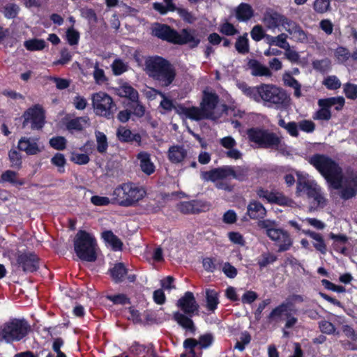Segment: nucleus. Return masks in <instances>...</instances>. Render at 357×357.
<instances>
[{
	"instance_id": "1",
	"label": "nucleus",
	"mask_w": 357,
	"mask_h": 357,
	"mask_svg": "<svg viewBox=\"0 0 357 357\" xmlns=\"http://www.w3.org/2000/svg\"><path fill=\"white\" fill-rule=\"evenodd\" d=\"M308 162L334 189L341 190L343 199H350L357 195V176L344 177L342 167L331 158L315 153L310 157Z\"/></svg>"
},
{
	"instance_id": "2",
	"label": "nucleus",
	"mask_w": 357,
	"mask_h": 357,
	"mask_svg": "<svg viewBox=\"0 0 357 357\" xmlns=\"http://www.w3.org/2000/svg\"><path fill=\"white\" fill-rule=\"evenodd\" d=\"M146 74L162 87L169 86L175 80L176 70L167 59L155 55L148 56L144 62Z\"/></svg>"
},
{
	"instance_id": "3",
	"label": "nucleus",
	"mask_w": 357,
	"mask_h": 357,
	"mask_svg": "<svg viewBox=\"0 0 357 357\" xmlns=\"http://www.w3.org/2000/svg\"><path fill=\"white\" fill-rule=\"evenodd\" d=\"M195 30L183 29L179 33L167 24L156 23L151 33L162 40L176 45L189 44L190 47L195 48L200 43V40L195 36Z\"/></svg>"
},
{
	"instance_id": "4",
	"label": "nucleus",
	"mask_w": 357,
	"mask_h": 357,
	"mask_svg": "<svg viewBox=\"0 0 357 357\" xmlns=\"http://www.w3.org/2000/svg\"><path fill=\"white\" fill-rule=\"evenodd\" d=\"M177 307L183 311L173 313L172 319L181 327L194 333L196 327L192 317L199 314V305L197 303L195 297L192 292L186 291L177 301Z\"/></svg>"
},
{
	"instance_id": "5",
	"label": "nucleus",
	"mask_w": 357,
	"mask_h": 357,
	"mask_svg": "<svg viewBox=\"0 0 357 357\" xmlns=\"http://www.w3.org/2000/svg\"><path fill=\"white\" fill-rule=\"evenodd\" d=\"M146 195L144 188L132 182L123 183L116 186L112 194V204L123 207L135 206Z\"/></svg>"
},
{
	"instance_id": "6",
	"label": "nucleus",
	"mask_w": 357,
	"mask_h": 357,
	"mask_svg": "<svg viewBox=\"0 0 357 357\" xmlns=\"http://www.w3.org/2000/svg\"><path fill=\"white\" fill-rule=\"evenodd\" d=\"M250 142L254 143L259 149L282 151L285 143L281 135L259 127H253L246 130Z\"/></svg>"
},
{
	"instance_id": "7",
	"label": "nucleus",
	"mask_w": 357,
	"mask_h": 357,
	"mask_svg": "<svg viewBox=\"0 0 357 357\" xmlns=\"http://www.w3.org/2000/svg\"><path fill=\"white\" fill-rule=\"evenodd\" d=\"M31 331L29 323L25 319L13 318L0 328V341L7 344L20 342Z\"/></svg>"
},
{
	"instance_id": "8",
	"label": "nucleus",
	"mask_w": 357,
	"mask_h": 357,
	"mask_svg": "<svg viewBox=\"0 0 357 357\" xmlns=\"http://www.w3.org/2000/svg\"><path fill=\"white\" fill-rule=\"evenodd\" d=\"M74 250L82 261L93 262L97 259L96 238L85 230H79L74 241Z\"/></svg>"
},
{
	"instance_id": "9",
	"label": "nucleus",
	"mask_w": 357,
	"mask_h": 357,
	"mask_svg": "<svg viewBox=\"0 0 357 357\" xmlns=\"http://www.w3.org/2000/svg\"><path fill=\"white\" fill-rule=\"evenodd\" d=\"M261 101L269 108L281 109L287 106L289 97L286 91L273 84H261Z\"/></svg>"
},
{
	"instance_id": "10",
	"label": "nucleus",
	"mask_w": 357,
	"mask_h": 357,
	"mask_svg": "<svg viewBox=\"0 0 357 357\" xmlns=\"http://www.w3.org/2000/svg\"><path fill=\"white\" fill-rule=\"evenodd\" d=\"M92 107L95 114L107 119H114L117 106L113 98L106 92L99 91L91 96Z\"/></svg>"
},
{
	"instance_id": "11",
	"label": "nucleus",
	"mask_w": 357,
	"mask_h": 357,
	"mask_svg": "<svg viewBox=\"0 0 357 357\" xmlns=\"http://www.w3.org/2000/svg\"><path fill=\"white\" fill-rule=\"evenodd\" d=\"M40 260V257L34 252L18 250L15 254V261L12 265L16 271L26 274L33 273L38 271Z\"/></svg>"
},
{
	"instance_id": "12",
	"label": "nucleus",
	"mask_w": 357,
	"mask_h": 357,
	"mask_svg": "<svg viewBox=\"0 0 357 357\" xmlns=\"http://www.w3.org/2000/svg\"><path fill=\"white\" fill-rule=\"evenodd\" d=\"M296 192L305 194L308 199H312V204L315 207L322 208L326 205V199L321 192V189L314 181L299 178L297 181Z\"/></svg>"
},
{
	"instance_id": "13",
	"label": "nucleus",
	"mask_w": 357,
	"mask_h": 357,
	"mask_svg": "<svg viewBox=\"0 0 357 357\" xmlns=\"http://www.w3.org/2000/svg\"><path fill=\"white\" fill-rule=\"evenodd\" d=\"M45 111L42 105L36 104L26 109L22 115V128L31 124V130H41L45 124Z\"/></svg>"
},
{
	"instance_id": "14",
	"label": "nucleus",
	"mask_w": 357,
	"mask_h": 357,
	"mask_svg": "<svg viewBox=\"0 0 357 357\" xmlns=\"http://www.w3.org/2000/svg\"><path fill=\"white\" fill-rule=\"evenodd\" d=\"M163 1L165 6L160 2L153 3V8L160 15H164L168 12L176 11L179 17L186 23L192 24L196 20V17L192 12L187 8L176 7L173 0H163Z\"/></svg>"
},
{
	"instance_id": "15",
	"label": "nucleus",
	"mask_w": 357,
	"mask_h": 357,
	"mask_svg": "<svg viewBox=\"0 0 357 357\" xmlns=\"http://www.w3.org/2000/svg\"><path fill=\"white\" fill-rule=\"evenodd\" d=\"M109 273L112 281L119 284L126 279L128 282L134 283L137 280L135 274H128V269L123 262L114 264V266L109 269Z\"/></svg>"
},
{
	"instance_id": "16",
	"label": "nucleus",
	"mask_w": 357,
	"mask_h": 357,
	"mask_svg": "<svg viewBox=\"0 0 357 357\" xmlns=\"http://www.w3.org/2000/svg\"><path fill=\"white\" fill-rule=\"evenodd\" d=\"M269 234V238L278 246L280 252L289 250L293 245V239L289 233L283 229L278 228L276 231H272Z\"/></svg>"
},
{
	"instance_id": "17",
	"label": "nucleus",
	"mask_w": 357,
	"mask_h": 357,
	"mask_svg": "<svg viewBox=\"0 0 357 357\" xmlns=\"http://www.w3.org/2000/svg\"><path fill=\"white\" fill-rule=\"evenodd\" d=\"M220 101L218 95L215 92L203 91L202 99L200 106L208 114L211 120L215 119L214 110L217 107Z\"/></svg>"
},
{
	"instance_id": "18",
	"label": "nucleus",
	"mask_w": 357,
	"mask_h": 357,
	"mask_svg": "<svg viewBox=\"0 0 357 357\" xmlns=\"http://www.w3.org/2000/svg\"><path fill=\"white\" fill-rule=\"evenodd\" d=\"M37 141L36 138L22 137L18 141L17 149L28 155H36L41 151Z\"/></svg>"
},
{
	"instance_id": "19",
	"label": "nucleus",
	"mask_w": 357,
	"mask_h": 357,
	"mask_svg": "<svg viewBox=\"0 0 357 357\" xmlns=\"http://www.w3.org/2000/svg\"><path fill=\"white\" fill-rule=\"evenodd\" d=\"M292 304L289 302H282L279 305L273 308L267 316L268 323H278L282 319V317L289 315V311L291 310Z\"/></svg>"
},
{
	"instance_id": "20",
	"label": "nucleus",
	"mask_w": 357,
	"mask_h": 357,
	"mask_svg": "<svg viewBox=\"0 0 357 357\" xmlns=\"http://www.w3.org/2000/svg\"><path fill=\"white\" fill-rule=\"evenodd\" d=\"M203 206L199 200L182 201L176 204V208L183 214H197L203 211Z\"/></svg>"
},
{
	"instance_id": "21",
	"label": "nucleus",
	"mask_w": 357,
	"mask_h": 357,
	"mask_svg": "<svg viewBox=\"0 0 357 357\" xmlns=\"http://www.w3.org/2000/svg\"><path fill=\"white\" fill-rule=\"evenodd\" d=\"M266 213V208L259 201L251 200L247 206L246 215L252 220L264 219Z\"/></svg>"
},
{
	"instance_id": "22",
	"label": "nucleus",
	"mask_w": 357,
	"mask_h": 357,
	"mask_svg": "<svg viewBox=\"0 0 357 357\" xmlns=\"http://www.w3.org/2000/svg\"><path fill=\"white\" fill-rule=\"evenodd\" d=\"M118 139L123 143H132L135 142L139 146L141 145L142 136L139 133L133 134L129 128L125 126H119L116 130Z\"/></svg>"
},
{
	"instance_id": "23",
	"label": "nucleus",
	"mask_w": 357,
	"mask_h": 357,
	"mask_svg": "<svg viewBox=\"0 0 357 357\" xmlns=\"http://www.w3.org/2000/svg\"><path fill=\"white\" fill-rule=\"evenodd\" d=\"M139 161V167L142 172L147 176L153 174L155 171V166L151 161V154L146 151H140L136 155Z\"/></svg>"
},
{
	"instance_id": "24",
	"label": "nucleus",
	"mask_w": 357,
	"mask_h": 357,
	"mask_svg": "<svg viewBox=\"0 0 357 357\" xmlns=\"http://www.w3.org/2000/svg\"><path fill=\"white\" fill-rule=\"evenodd\" d=\"M287 18L277 12L266 13L264 15L263 22L270 29H275L281 24H288Z\"/></svg>"
},
{
	"instance_id": "25",
	"label": "nucleus",
	"mask_w": 357,
	"mask_h": 357,
	"mask_svg": "<svg viewBox=\"0 0 357 357\" xmlns=\"http://www.w3.org/2000/svg\"><path fill=\"white\" fill-rule=\"evenodd\" d=\"M229 177V165L212 169L202 172V178L206 181L216 182Z\"/></svg>"
},
{
	"instance_id": "26",
	"label": "nucleus",
	"mask_w": 357,
	"mask_h": 357,
	"mask_svg": "<svg viewBox=\"0 0 357 357\" xmlns=\"http://www.w3.org/2000/svg\"><path fill=\"white\" fill-rule=\"evenodd\" d=\"M329 238L333 241L332 246L335 251L344 255L347 254V248L346 244L348 243L349 238L347 235L343 234H335L331 232L328 235Z\"/></svg>"
},
{
	"instance_id": "27",
	"label": "nucleus",
	"mask_w": 357,
	"mask_h": 357,
	"mask_svg": "<svg viewBox=\"0 0 357 357\" xmlns=\"http://www.w3.org/2000/svg\"><path fill=\"white\" fill-rule=\"evenodd\" d=\"M187 155L188 151L183 145H173L168 150V159L174 164H178L183 161Z\"/></svg>"
},
{
	"instance_id": "28",
	"label": "nucleus",
	"mask_w": 357,
	"mask_h": 357,
	"mask_svg": "<svg viewBox=\"0 0 357 357\" xmlns=\"http://www.w3.org/2000/svg\"><path fill=\"white\" fill-rule=\"evenodd\" d=\"M247 66L251 70V74L255 77H271L272 73L266 66L261 64L256 59H250L248 60Z\"/></svg>"
},
{
	"instance_id": "29",
	"label": "nucleus",
	"mask_w": 357,
	"mask_h": 357,
	"mask_svg": "<svg viewBox=\"0 0 357 357\" xmlns=\"http://www.w3.org/2000/svg\"><path fill=\"white\" fill-rule=\"evenodd\" d=\"M101 236L105 243L109 245L113 251L116 252L121 251L123 250V243L122 241L115 235L112 231H104L102 232Z\"/></svg>"
},
{
	"instance_id": "30",
	"label": "nucleus",
	"mask_w": 357,
	"mask_h": 357,
	"mask_svg": "<svg viewBox=\"0 0 357 357\" xmlns=\"http://www.w3.org/2000/svg\"><path fill=\"white\" fill-rule=\"evenodd\" d=\"M235 11L236 17L239 22H247L254 16L252 7L247 3H241Z\"/></svg>"
},
{
	"instance_id": "31",
	"label": "nucleus",
	"mask_w": 357,
	"mask_h": 357,
	"mask_svg": "<svg viewBox=\"0 0 357 357\" xmlns=\"http://www.w3.org/2000/svg\"><path fill=\"white\" fill-rule=\"evenodd\" d=\"M302 232L316 241V243H313V246L317 251L320 252L323 255L326 253L327 247L322 236L320 234L316 233L315 231L310 229H303L302 230Z\"/></svg>"
},
{
	"instance_id": "32",
	"label": "nucleus",
	"mask_w": 357,
	"mask_h": 357,
	"mask_svg": "<svg viewBox=\"0 0 357 357\" xmlns=\"http://www.w3.org/2000/svg\"><path fill=\"white\" fill-rule=\"evenodd\" d=\"M238 87L247 97H249L257 102L261 101V84L252 87L243 82L241 83Z\"/></svg>"
},
{
	"instance_id": "33",
	"label": "nucleus",
	"mask_w": 357,
	"mask_h": 357,
	"mask_svg": "<svg viewBox=\"0 0 357 357\" xmlns=\"http://www.w3.org/2000/svg\"><path fill=\"white\" fill-rule=\"evenodd\" d=\"M206 307L208 310L214 312L220 303L219 294L215 289H206Z\"/></svg>"
},
{
	"instance_id": "34",
	"label": "nucleus",
	"mask_w": 357,
	"mask_h": 357,
	"mask_svg": "<svg viewBox=\"0 0 357 357\" xmlns=\"http://www.w3.org/2000/svg\"><path fill=\"white\" fill-rule=\"evenodd\" d=\"M312 66L314 70L325 75L331 70L332 62L330 59L326 57L322 59L314 60L312 63Z\"/></svg>"
},
{
	"instance_id": "35",
	"label": "nucleus",
	"mask_w": 357,
	"mask_h": 357,
	"mask_svg": "<svg viewBox=\"0 0 357 357\" xmlns=\"http://www.w3.org/2000/svg\"><path fill=\"white\" fill-rule=\"evenodd\" d=\"M119 96L126 98L131 102L136 101L139 98L138 91L128 83L123 84L119 89Z\"/></svg>"
},
{
	"instance_id": "36",
	"label": "nucleus",
	"mask_w": 357,
	"mask_h": 357,
	"mask_svg": "<svg viewBox=\"0 0 357 357\" xmlns=\"http://www.w3.org/2000/svg\"><path fill=\"white\" fill-rule=\"evenodd\" d=\"M187 118L192 121H201L204 119H210L208 114L205 112L203 108L200 106L199 107L192 106L189 107Z\"/></svg>"
},
{
	"instance_id": "37",
	"label": "nucleus",
	"mask_w": 357,
	"mask_h": 357,
	"mask_svg": "<svg viewBox=\"0 0 357 357\" xmlns=\"http://www.w3.org/2000/svg\"><path fill=\"white\" fill-rule=\"evenodd\" d=\"M288 36L286 33H280L278 36H272L266 35V41L269 45H275L280 48L288 47V42L287 40Z\"/></svg>"
},
{
	"instance_id": "38",
	"label": "nucleus",
	"mask_w": 357,
	"mask_h": 357,
	"mask_svg": "<svg viewBox=\"0 0 357 357\" xmlns=\"http://www.w3.org/2000/svg\"><path fill=\"white\" fill-rule=\"evenodd\" d=\"M266 202L271 204H278L280 206H287L288 204V198L282 192L277 191H271Z\"/></svg>"
},
{
	"instance_id": "39",
	"label": "nucleus",
	"mask_w": 357,
	"mask_h": 357,
	"mask_svg": "<svg viewBox=\"0 0 357 357\" xmlns=\"http://www.w3.org/2000/svg\"><path fill=\"white\" fill-rule=\"evenodd\" d=\"M8 155L10 167L20 170L22 167V156L20 152L15 149H11L9 150Z\"/></svg>"
},
{
	"instance_id": "40",
	"label": "nucleus",
	"mask_w": 357,
	"mask_h": 357,
	"mask_svg": "<svg viewBox=\"0 0 357 357\" xmlns=\"http://www.w3.org/2000/svg\"><path fill=\"white\" fill-rule=\"evenodd\" d=\"M229 176H232L234 178L240 181H245L248 176V169L241 166H238L235 169L234 167L229 165Z\"/></svg>"
},
{
	"instance_id": "41",
	"label": "nucleus",
	"mask_w": 357,
	"mask_h": 357,
	"mask_svg": "<svg viewBox=\"0 0 357 357\" xmlns=\"http://www.w3.org/2000/svg\"><path fill=\"white\" fill-rule=\"evenodd\" d=\"M17 173L12 170H6L2 173L1 178L3 182H8L13 185H22L24 184L23 179L17 177Z\"/></svg>"
},
{
	"instance_id": "42",
	"label": "nucleus",
	"mask_w": 357,
	"mask_h": 357,
	"mask_svg": "<svg viewBox=\"0 0 357 357\" xmlns=\"http://www.w3.org/2000/svg\"><path fill=\"white\" fill-rule=\"evenodd\" d=\"M247 33L240 36L236 40L235 48L241 54H246L250 51L249 40Z\"/></svg>"
},
{
	"instance_id": "43",
	"label": "nucleus",
	"mask_w": 357,
	"mask_h": 357,
	"mask_svg": "<svg viewBox=\"0 0 357 357\" xmlns=\"http://www.w3.org/2000/svg\"><path fill=\"white\" fill-rule=\"evenodd\" d=\"M24 46L29 51H40L46 47L43 39L33 38L24 41Z\"/></svg>"
},
{
	"instance_id": "44",
	"label": "nucleus",
	"mask_w": 357,
	"mask_h": 357,
	"mask_svg": "<svg viewBox=\"0 0 357 357\" xmlns=\"http://www.w3.org/2000/svg\"><path fill=\"white\" fill-rule=\"evenodd\" d=\"M278 259V257L273 253L267 252H263L257 260V264L260 269H263L268 265L273 264Z\"/></svg>"
},
{
	"instance_id": "45",
	"label": "nucleus",
	"mask_w": 357,
	"mask_h": 357,
	"mask_svg": "<svg viewBox=\"0 0 357 357\" xmlns=\"http://www.w3.org/2000/svg\"><path fill=\"white\" fill-rule=\"evenodd\" d=\"M318 327L319 331L326 335H338L339 332L337 331L335 325L326 320H321L318 322Z\"/></svg>"
},
{
	"instance_id": "46",
	"label": "nucleus",
	"mask_w": 357,
	"mask_h": 357,
	"mask_svg": "<svg viewBox=\"0 0 357 357\" xmlns=\"http://www.w3.org/2000/svg\"><path fill=\"white\" fill-rule=\"evenodd\" d=\"M80 38L79 32L73 26L69 27L66 31V40L70 46L77 45Z\"/></svg>"
},
{
	"instance_id": "47",
	"label": "nucleus",
	"mask_w": 357,
	"mask_h": 357,
	"mask_svg": "<svg viewBox=\"0 0 357 357\" xmlns=\"http://www.w3.org/2000/svg\"><path fill=\"white\" fill-rule=\"evenodd\" d=\"M64 345V340L61 337H56L54 340L52 349L56 354V357H67L66 354L61 349ZM46 357H54V354L49 352Z\"/></svg>"
},
{
	"instance_id": "48",
	"label": "nucleus",
	"mask_w": 357,
	"mask_h": 357,
	"mask_svg": "<svg viewBox=\"0 0 357 357\" xmlns=\"http://www.w3.org/2000/svg\"><path fill=\"white\" fill-rule=\"evenodd\" d=\"M95 134L97 142V151L100 153H105L108 148L107 136L100 131H96Z\"/></svg>"
},
{
	"instance_id": "49",
	"label": "nucleus",
	"mask_w": 357,
	"mask_h": 357,
	"mask_svg": "<svg viewBox=\"0 0 357 357\" xmlns=\"http://www.w3.org/2000/svg\"><path fill=\"white\" fill-rule=\"evenodd\" d=\"M334 55L339 63H344L351 57L349 50L343 46H338L335 50Z\"/></svg>"
},
{
	"instance_id": "50",
	"label": "nucleus",
	"mask_w": 357,
	"mask_h": 357,
	"mask_svg": "<svg viewBox=\"0 0 357 357\" xmlns=\"http://www.w3.org/2000/svg\"><path fill=\"white\" fill-rule=\"evenodd\" d=\"M51 163L58 167L59 173L65 172V165L66 164V159L63 153H56L51 158Z\"/></svg>"
},
{
	"instance_id": "51",
	"label": "nucleus",
	"mask_w": 357,
	"mask_h": 357,
	"mask_svg": "<svg viewBox=\"0 0 357 357\" xmlns=\"http://www.w3.org/2000/svg\"><path fill=\"white\" fill-rule=\"evenodd\" d=\"M331 0H314L313 8L317 13H325L331 10Z\"/></svg>"
},
{
	"instance_id": "52",
	"label": "nucleus",
	"mask_w": 357,
	"mask_h": 357,
	"mask_svg": "<svg viewBox=\"0 0 357 357\" xmlns=\"http://www.w3.org/2000/svg\"><path fill=\"white\" fill-rule=\"evenodd\" d=\"M322 84L329 90H337L341 86V82L335 75L327 76L323 80Z\"/></svg>"
},
{
	"instance_id": "53",
	"label": "nucleus",
	"mask_w": 357,
	"mask_h": 357,
	"mask_svg": "<svg viewBox=\"0 0 357 357\" xmlns=\"http://www.w3.org/2000/svg\"><path fill=\"white\" fill-rule=\"evenodd\" d=\"M130 351L137 356L145 357L149 353V349L144 344L135 342L130 347Z\"/></svg>"
},
{
	"instance_id": "54",
	"label": "nucleus",
	"mask_w": 357,
	"mask_h": 357,
	"mask_svg": "<svg viewBox=\"0 0 357 357\" xmlns=\"http://www.w3.org/2000/svg\"><path fill=\"white\" fill-rule=\"evenodd\" d=\"M106 298L114 305H126L130 303V299L124 294L107 295Z\"/></svg>"
},
{
	"instance_id": "55",
	"label": "nucleus",
	"mask_w": 357,
	"mask_h": 357,
	"mask_svg": "<svg viewBox=\"0 0 357 357\" xmlns=\"http://www.w3.org/2000/svg\"><path fill=\"white\" fill-rule=\"evenodd\" d=\"M67 141L64 137L57 136L50 139V145L53 149L62 151L66 148Z\"/></svg>"
},
{
	"instance_id": "56",
	"label": "nucleus",
	"mask_w": 357,
	"mask_h": 357,
	"mask_svg": "<svg viewBox=\"0 0 357 357\" xmlns=\"http://www.w3.org/2000/svg\"><path fill=\"white\" fill-rule=\"evenodd\" d=\"M343 90L348 99L356 100L357 98V84L347 82L344 84Z\"/></svg>"
},
{
	"instance_id": "57",
	"label": "nucleus",
	"mask_w": 357,
	"mask_h": 357,
	"mask_svg": "<svg viewBox=\"0 0 357 357\" xmlns=\"http://www.w3.org/2000/svg\"><path fill=\"white\" fill-rule=\"evenodd\" d=\"M219 31L225 36H231L238 33L236 27L230 22H225L220 25Z\"/></svg>"
},
{
	"instance_id": "58",
	"label": "nucleus",
	"mask_w": 357,
	"mask_h": 357,
	"mask_svg": "<svg viewBox=\"0 0 357 357\" xmlns=\"http://www.w3.org/2000/svg\"><path fill=\"white\" fill-rule=\"evenodd\" d=\"M93 75L95 82L98 84H103L107 81L104 70L99 68V63L98 62L95 63Z\"/></svg>"
},
{
	"instance_id": "59",
	"label": "nucleus",
	"mask_w": 357,
	"mask_h": 357,
	"mask_svg": "<svg viewBox=\"0 0 357 357\" xmlns=\"http://www.w3.org/2000/svg\"><path fill=\"white\" fill-rule=\"evenodd\" d=\"M130 107L132 109V114L138 118L144 116L145 114V107L139 102V98L136 101H132Z\"/></svg>"
},
{
	"instance_id": "60",
	"label": "nucleus",
	"mask_w": 357,
	"mask_h": 357,
	"mask_svg": "<svg viewBox=\"0 0 357 357\" xmlns=\"http://www.w3.org/2000/svg\"><path fill=\"white\" fill-rule=\"evenodd\" d=\"M290 33H294V36L297 38L298 41L303 43L307 41V36L306 33L303 30V29L298 24L294 23V25L292 26V30H288Z\"/></svg>"
},
{
	"instance_id": "61",
	"label": "nucleus",
	"mask_w": 357,
	"mask_h": 357,
	"mask_svg": "<svg viewBox=\"0 0 357 357\" xmlns=\"http://www.w3.org/2000/svg\"><path fill=\"white\" fill-rule=\"evenodd\" d=\"M275 221H271L270 220H259L258 222L259 227L266 230V234L268 238L270 237L269 234L271 231H276L278 229V228L275 227Z\"/></svg>"
},
{
	"instance_id": "62",
	"label": "nucleus",
	"mask_w": 357,
	"mask_h": 357,
	"mask_svg": "<svg viewBox=\"0 0 357 357\" xmlns=\"http://www.w3.org/2000/svg\"><path fill=\"white\" fill-rule=\"evenodd\" d=\"M19 12V7L15 3L7 4L3 9V15L8 19L15 18Z\"/></svg>"
},
{
	"instance_id": "63",
	"label": "nucleus",
	"mask_w": 357,
	"mask_h": 357,
	"mask_svg": "<svg viewBox=\"0 0 357 357\" xmlns=\"http://www.w3.org/2000/svg\"><path fill=\"white\" fill-rule=\"evenodd\" d=\"M251 341V336L248 332H245L241 334L240 337V341H237L234 345V349H238L240 351H243L245 345L248 344Z\"/></svg>"
},
{
	"instance_id": "64",
	"label": "nucleus",
	"mask_w": 357,
	"mask_h": 357,
	"mask_svg": "<svg viewBox=\"0 0 357 357\" xmlns=\"http://www.w3.org/2000/svg\"><path fill=\"white\" fill-rule=\"evenodd\" d=\"M112 71L114 75H121L128 70L127 66L121 59H115L112 64Z\"/></svg>"
}]
</instances>
